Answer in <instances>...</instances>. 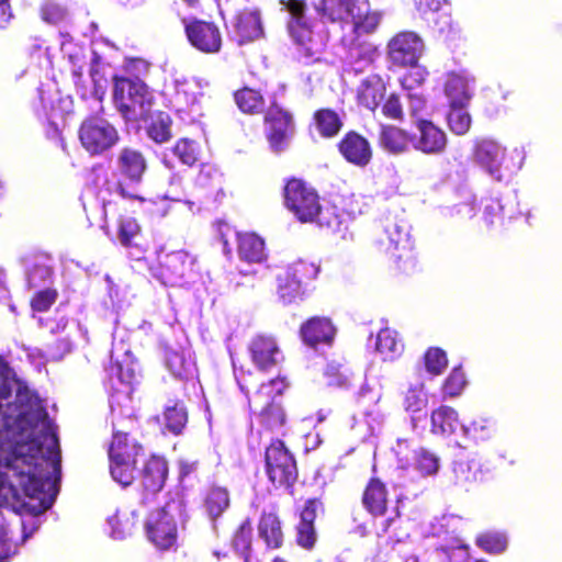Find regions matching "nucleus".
Instances as JSON below:
<instances>
[{"instance_id": "obj_1", "label": "nucleus", "mask_w": 562, "mask_h": 562, "mask_svg": "<svg viewBox=\"0 0 562 562\" xmlns=\"http://www.w3.org/2000/svg\"><path fill=\"white\" fill-rule=\"evenodd\" d=\"M41 415L46 422L44 437L48 442V456H44L43 443L36 439L8 447L0 445V507L18 515L37 516L47 510L53 502L45 495V486L50 477L44 465L50 464L59 471L60 449L55 425L45 409Z\"/></svg>"}, {"instance_id": "obj_2", "label": "nucleus", "mask_w": 562, "mask_h": 562, "mask_svg": "<svg viewBox=\"0 0 562 562\" xmlns=\"http://www.w3.org/2000/svg\"><path fill=\"white\" fill-rule=\"evenodd\" d=\"M125 70L135 78L114 75L113 102L125 121L137 122L145 120L154 103L150 88L137 75L149 70V63L143 58H128Z\"/></svg>"}, {"instance_id": "obj_3", "label": "nucleus", "mask_w": 562, "mask_h": 562, "mask_svg": "<svg viewBox=\"0 0 562 562\" xmlns=\"http://www.w3.org/2000/svg\"><path fill=\"white\" fill-rule=\"evenodd\" d=\"M321 267L314 261L299 259L277 276V294L283 304L303 300L307 286L318 277Z\"/></svg>"}, {"instance_id": "obj_4", "label": "nucleus", "mask_w": 562, "mask_h": 562, "mask_svg": "<svg viewBox=\"0 0 562 562\" xmlns=\"http://www.w3.org/2000/svg\"><path fill=\"white\" fill-rule=\"evenodd\" d=\"M283 205L301 224H311L319 212L318 191L302 178L292 177L283 186Z\"/></svg>"}, {"instance_id": "obj_5", "label": "nucleus", "mask_w": 562, "mask_h": 562, "mask_svg": "<svg viewBox=\"0 0 562 562\" xmlns=\"http://www.w3.org/2000/svg\"><path fill=\"white\" fill-rule=\"evenodd\" d=\"M182 515L181 505L175 501L151 512L145 522L149 541L159 550H169L178 539V519Z\"/></svg>"}, {"instance_id": "obj_6", "label": "nucleus", "mask_w": 562, "mask_h": 562, "mask_svg": "<svg viewBox=\"0 0 562 562\" xmlns=\"http://www.w3.org/2000/svg\"><path fill=\"white\" fill-rule=\"evenodd\" d=\"M240 389L248 393L246 386L241 383ZM247 395L251 414L258 417L259 423L265 428L274 430L285 424L286 416L279 401V392L276 391L273 381L262 383L252 394Z\"/></svg>"}, {"instance_id": "obj_7", "label": "nucleus", "mask_w": 562, "mask_h": 562, "mask_svg": "<svg viewBox=\"0 0 562 562\" xmlns=\"http://www.w3.org/2000/svg\"><path fill=\"white\" fill-rule=\"evenodd\" d=\"M265 468L268 480L276 487L292 491L297 481L299 471L294 456L282 440H272L266 448Z\"/></svg>"}, {"instance_id": "obj_8", "label": "nucleus", "mask_w": 562, "mask_h": 562, "mask_svg": "<svg viewBox=\"0 0 562 562\" xmlns=\"http://www.w3.org/2000/svg\"><path fill=\"white\" fill-rule=\"evenodd\" d=\"M263 126L270 148L274 153H280L285 149L294 134V115L288 108L273 100L263 112Z\"/></svg>"}, {"instance_id": "obj_9", "label": "nucleus", "mask_w": 562, "mask_h": 562, "mask_svg": "<svg viewBox=\"0 0 562 562\" xmlns=\"http://www.w3.org/2000/svg\"><path fill=\"white\" fill-rule=\"evenodd\" d=\"M79 140L92 156H99L114 147L120 140L117 130L106 120L88 117L79 126Z\"/></svg>"}, {"instance_id": "obj_10", "label": "nucleus", "mask_w": 562, "mask_h": 562, "mask_svg": "<svg viewBox=\"0 0 562 562\" xmlns=\"http://www.w3.org/2000/svg\"><path fill=\"white\" fill-rule=\"evenodd\" d=\"M140 430L139 422L134 416L120 419L113 428L112 440L109 446V459L137 461L144 453L143 445L136 439Z\"/></svg>"}, {"instance_id": "obj_11", "label": "nucleus", "mask_w": 562, "mask_h": 562, "mask_svg": "<svg viewBox=\"0 0 562 562\" xmlns=\"http://www.w3.org/2000/svg\"><path fill=\"white\" fill-rule=\"evenodd\" d=\"M324 512L321 498L312 497L304 502L303 506L295 510L294 541L295 544L305 550L313 551L318 542L316 520L318 513Z\"/></svg>"}, {"instance_id": "obj_12", "label": "nucleus", "mask_w": 562, "mask_h": 562, "mask_svg": "<svg viewBox=\"0 0 562 562\" xmlns=\"http://www.w3.org/2000/svg\"><path fill=\"white\" fill-rule=\"evenodd\" d=\"M184 34L189 44L198 52L215 55L222 50L223 34L214 21L192 18L183 20Z\"/></svg>"}, {"instance_id": "obj_13", "label": "nucleus", "mask_w": 562, "mask_h": 562, "mask_svg": "<svg viewBox=\"0 0 562 562\" xmlns=\"http://www.w3.org/2000/svg\"><path fill=\"white\" fill-rule=\"evenodd\" d=\"M385 233L386 237L380 239V244L389 257L390 269L395 274L413 273L416 268V256L406 234L397 233L398 236L394 239L390 228Z\"/></svg>"}, {"instance_id": "obj_14", "label": "nucleus", "mask_w": 562, "mask_h": 562, "mask_svg": "<svg viewBox=\"0 0 562 562\" xmlns=\"http://www.w3.org/2000/svg\"><path fill=\"white\" fill-rule=\"evenodd\" d=\"M424 49L423 40L414 32L404 31L387 43V57L397 67H415Z\"/></svg>"}, {"instance_id": "obj_15", "label": "nucleus", "mask_w": 562, "mask_h": 562, "mask_svg": "<svg viewBox=\"0 0 562 562\" xmlns=\"http://www.w3.org/2000/svg\"><path fill=\"white\" fill-rule=\"evenodd\" d=\"M340 42L345 49L344 63L348 71L358 75L372 67L376 47L369 38L342 35Z\"/></svg>"}, {"instance_id": "obj_16", "label": "nucleus", "mask_w": 562, "mask_h": 562, "mask_svg": "<svg viewBox=\"0 0 562 562\" xmlns=\"http://www.w3.org/2000/svg\"><path fill=\"white\" fill-rule=\"evenodd\" d=\"M169 473L167 460L157 454H151L139 471V484L142 486L139 503L146 505L151 497L159 493L167 481Z\"/></svg>"}, {"instance_id": "obj_17", "label": "nucleus", "mask_w": 562, "mask_h": 562, "mask_svg": "<svg viewBox=\"0 0 562 562\" xmlns=\"http://www.w3.org/2000/svg\"><path fill=\"white\" fill-rule=\"evenodd\" d=\"M473 160L497 181L503 179L506 149L491 138H479L472 149Z\"/></svg>"}, {"instance_id": "obj_18", "label": "nucleus", "mask_w": 562, "mask_h": 562, "mask_svg": "<svg viewBox=\"0 0 562 562\" xmlns=\"http://www.w3.org/2000/svg\"><path fill=\"white\" fill-rule=\"evenodd\" d=\"M193 266L194 258L187 251H172L159 258L156 274L164 284L173 286L192 272Z\"/></svg>"}, {"instance_id": "obj_19", "label": "nucleus", "mask_w": 562, "mask_h": 562, "mask_svg": "<svg viewBox=\"0 0 562 562\" xmlns=\"http://www.w3.org/2000/svg\"><path fill=\"white\" fill-rule=\"evenodd\" d=\"M257 535L269 551H278L284 547L285 531L277 505L260 513L257 522Z\"/></svg>"}, {"instance_id": "obj_20", "label": "nucleus", "mask_w": 562, "mask_h": 562, "mask_svg": "<svg viewBox=\"0 0 562 562\" xmlns=\"http://www.w3.org/2000/svg\"><path fill=\"white\" fill-rule=\"evenodd\" d=\"M336 334L337 328L327 316H311L301 324L299 329L303 344L313 349L321 345L330 346Z\"/></svg>"}, {"instance_id": "obj_21", "label": "nucleus", "mask_w": 562, "mask_h": 562, "mask_svg": "<svg viewBox=\"0 0 562 562\" xmlns=\"http://www.w3.org/2000/svg\"><path fill=\"white\" fill-rule=\"evenodd\" d=\"M417 136L413 139V147L425 155H439L445 151L448 138L446 132L432 121L418 119L415 121Z\"/></svg>"}, {"instance_id": "obj_22", "label": "nucleus", "mask_w": 562, "mask_h": 562, "mask_svg": "<svg viewBox=\"0 0 562 562\" xmlns=\"http://www.w3.org/2000/svg\"><path fill=\"white\" fill-rule=\"evenodd\" d=\"M304 11L301 10L300 14H291L289 32L296 45L300 57L310 59L315 58L321 53V43L306 21Z\"/></svg>"}, {"instance_id": "obj_23", "label": "nucleus", "mask_w": 562, "mask_h": 562, "mask_svg": "<svg viewBox=\"0 0 562 562\" xmlns=\"http://www.w3.org/2000/svg\"><path fill=\"white\" fill-rule=\"evenodd\" d=\"M337 149L347 162L360 168L367 167L373 157L369 140L356 131H348L338 142Z\"/></svg>"}, {"instance_id": "obj_24", "label": "nucleus", "mask_w": 562, "mask_h": 562, "mask_svg": "<svg viewBox=\"0 0 562 562\" xmlns=\"http://www.w3.org/2000/svg\"><path fill=\"white\" fill-rule=\"evenodd\" d=\"M452 476L456 485L465 491L473 490L490 479L488 469L476 459L459 458L452 463Z\"/></svg>"}, {"instance_id": "obj_25", "label": "nucleus", "mask_w": 562, "mask_h": 562, "mask_svg": "<svg viewBox=\"0 0 562 562\" xmlns=\"http://www.w3.org/2000/svg\"><path fill=\"white\" fill-rule=\"evenodd\" d=\"M248 351L254 364L261 371H269L278 363L281 350L276 338L271 335H256L248 345Z\"/></svg>"}, {"instance_id": "obj_26", "label": "nucleus", "mask_w": 562, "mask_h": 562, "mask_svg": "<svg viewBox=\"0 0 562 562\" xmlns=\"http://www.w3.org/2000/svg\"><path fill=\"white\" fill-rule=\"evenodd\" d=\"M233 29L239 45L261 38L263 25L260 11L255 8H245L238 11L234 18Z\"/></svg>"}, {"instance_id": "obj_27", "label": "nucleus", "mask_w": 562, "mask_h": 562, "mask_svg": "<svg viewBox=\"0 0 562 562\" xmlns=\"http://www.w3.org/2000/svg\"><path fill=\"white\" fill-rule=\"evenodd\" d=\"M361 504L370 516H385L390 504L386 484L378 476H371L362 491Z\"/></svg>"}, {"instance_id": "obj_28", "label": "nucleus", "mask_w": 562, "mask_h": 562, "mask_svg": "<svg viewBox=\"0 0 562 562\" xmlns=\"http://www.w3.org/2000/svg\"><path fill=\"white\" fill-rule=\"evenodd\" d=\"M116 166L124 179L130 183L138 184L147 171V159L140 150L126 146L119 151Z\"/></svg>"}, {"instance_id": "obj_29", "label": "nucleus", "mask_w": 562, "mask_h": 562, "mask_svg": "<svg viewBox=\"0 0 562 562\" xmlns=\"http://www.w3.org/2000/svg\"><path fill=\"white\" fill-rule=\"evenodd\" d=\"M366 4L367 0H319L315 9L323 19L337 22L358 15Z\"/></svg>"}, {"instance_id": "obj_30", "label": "nucleus", "mask_w": 562, "mask_h": 562, "mask_svg": "<svg viewBox=\"0 0 562 562\" xmlns=\"http://www.w3.org/2000/svg\"><path fill=\"white\" fill-rule=\"evenodd\" d=\"M385 92L386 87L381 76L371 74L361 80L357 87V103L359 106L374 112L379 108L381 101L384 99Z\"/></svg>"}, {"instance_id": "obj_31", "label": "nucleus", "mask_w": 562, "mask_h": 562, "mask_svg": "<svg viewBox=\"0 0 562 562\" xmlns=\"http://www.w3.org/2000/svg\"><path fill=\"white\" fill-rule=\"evenodd\" d=\"M414 136L406 130L392 124H382L379 133V145L385 151L400 155L406 153Z\"/></svg>"}, {"instance_id": "obj_32", "label": "nucleus", "mask_w": 562, "mask_h": 562, "mask_svg": "<svg viewBox=\"0 0 562 562\" xmlns=\"http://www.w3.org/2000/svg\"><path fill=\"white\" fill-rule=\"evenodd\" d=\"M202 505L210 520L216 522L231 506L228 488L217 484L210 485L203 493Z\"/></svg>"}, {"instance_id": "obj_33", "label": "nucleus", "mask_w": 562, "mask_h": 562, "mask_svg": "<svg viewBox=\"0 0 562 562\" xmlns=\"http://www.w3.org/2000/svg\"><path fill=\"white\" fill-rule=\"evenodd\" d=\"M470 78L464 72L450 71L443 85L449 104L468 105L472 93L469 88Z\"/></svg>"}, {"instance_id": "obj_34", "label": "nucleus", "mask_w": 562, "mask_h": 562, "mask_svg": "<svg viewBox=\"0 0 562 562\" xmlns=\"http://www.w3.org/2000/svg\"><path fill=\"white\" fill-rule=\"evenodd\" d=\"M204 95L202 80L196 78H187L176 80V101L178 111H184L199 103Z\"/></svg>"}, {"instance_id": "obj_35", "label": "nucleus", "mask_w": 562, "mask_h": 562, "mask_svg": "<svg viewBox=\"0 0 562 562\" xmlns=\"http://www.w3.org/2000/svg\"><path fill=\"white\" fill-rule=\"evenodd\" d=\"M461 428L458 413L450 406L442 405L432 411L430 416V429L435 435L451 436Z\"/></svg>"}, {"instance_id": "obj_36", "label": "nucleus", "mask_w": 562, "mask_h": 562, "mask_svg": "<svg viewBox=\"0 0 562 562\" xmlns=\"http://www.w3.org/2000/svg\"><path fill=\"white\" fill-rule=\"evenodd\" d=\"M237 252L241 260L250 263H259L267 257L265 241L254 233L238 234Z\"/></svg>"}, {"instance_id": "obj_37", "label": "nucleus", "mask_w": 562, "mask_h": 562, "mask_svg": "<svg viewBox=\"0 0 562 562\" xmlns=\"http://www.w3.org/2000/svg\"><path fill=\"white\" fill-rule=\"evenodd\" d=\"M352 29L346 35H356L358 38H369L373 34L381 21V13L370 9V2L367 0L364 9L359 10V14L351 18Z\"/></svg>"}, {"instance_id": "obj_38", "label": "nucleus", "mask_w": 562, "mask_h": 562, "mask_svg": "<svg viewBox=\"0 0 562 562\" xmlns=\"http://www.w3.org/2000/svg\"><path fill=\"white\" fill-rule=\"evenodd\" d=\"M375 349L384 361H393L402 355L404 345L395 330L385 327L376 335Z\"/></svg>"}, {"instance_id": "obj_39", "label": "nucleus", "mask_w": 562, "mask_h": 562, "mask_svg": "<svg viewBox=\"0 0 562 562\" xmlns=\"http://www.w3.org/2000/svg\"><path fill=\"white\" fill-rule=\"evenodd\" d=\"M234 100L238 109L245 114H260L265 109V98L260 90L243 87L234 92Z\"/></svg>"}, {"instance_id": "obj_40", "label": "nucleus", "mask_w": 562, "mask_h": 562, "mask_svg": "<svg viewBox=\"0 0 562 562\" xmlns=\"http://www.w3.org/2000/svg\"><path fill=\"white\" fill-rule=\"evenodd\" d=\"M313 119L318 134L325 138L335 137L344 126L339 114L329 108L316 110Z\"/></svg>"}, {"instance_id": "obj_41", "label": "nucleus", "mask_w": 562, "mask_h": 562, "mask_svg": "<svg viewBox=\"0 0 562 562\" xmlns=\"http://www.w3.org/2000/svg\"><path fill=\"white\" fill-rule=\"evenodd\" d=\"M172 120L166 112L158 111L150 116L146 126L147 136L156 144H162L171 139Z\"/></svg>"}, {"instance_id": "obj_42", "label": "nucleus", "mask_w": 562, "mask_h": 562, "mask_svg": "<svg viewBox=\"0 0 562 562\" xmlns=\"http://www.w3.org/2000/svg\"><path fill=\"white\" fill-rule=\"evenodd\" d=\"M117 237L125 248H136L142 254L147 251V246L138 241L142 237V227L135 218H124L119 222Z\"/></svg>"}, {"instance_id": "obj_43", "label": "nucleus", "mask_w": 562, "mask_h": 562, "mask_svg": "<svg viewBox=\"0 0 562 562\" xmlns=\"http://www.w3.org/2000/svg\"><path fill=\"white\" fill-rule=\"evenodd\" d=\"M172 153L181 164L192 167L201 159L203 149L195 139L181 137L175 143Z\"/></svg>"}, {"instance_id": "obj_44", "label": "nucleus", "mask_w": 562, "mask_h": 562, "mask_svg": "<svg viewBox=\"0 0 562 562\" xmlns=\"http://www.w3.org/2000/svg\"><path fill=\"white\" fill-rule=\"evenodd\" d=\"M164 418L166 429L172 435L179 436L188 423L187 407L182 402L176 401L165 408Z\"/></svg>"}, {"instance_id": "obj_45", "label": "nucleus", "mask_w": 562, "mask_h": 562, "mask_svg": "<svg viewBox=\"0 0 562 562\" xmlns=\"http://www.w3.org/2000/svg\"><path fill=\"white\" fill-rule=\"evenodd\" d=\"M468 105L449 104L447 124L449 130L459 136L465 135L472 125V117L467 111Z\"/></svg>"}, {"instance_id": "obj_46", "label": "nucleus", "mask_w": 562, "mask_h": 562, "mask_svg": "<svg viewBox=\"0 0 562 562\" xmlns=\"http://www.w3.org/2000/svg\"><path fill=\"white\" fill-rule=\"evenodd\" d=\"M109 463L110 474L115 482L124 487L130 486L134 482L137 472V461L109 459Z\"/></svg>"}, {"instance_id": "obj_47", "label": "nucleus", "mask_w": 562, "mask_h": 562, "mask_svg": "<svg viewBox=\"0 0 562 562\" xmlns=\"http://www.w3.org/2000/svg\"><path fill=\"white\" fill-rule=\"evenodd\" d=\"M252 543V522L246 517L235 529L232 536L233 547L245 555L247 561L251 551Z\"/></svg>"}, {"instance_id": "obj_48", "label": "nucleus", "mask_w": 562, "mask_h": 562, "mask_svg": "<svg viewBox=\"0 0 562 562\" xmlns=\"http://www.w3.org/2000/svg\"><path fill=\"white\" fill-rule=\"evenodd\" d=\"M475 544L490 554H498L507 548V537L498 531H485L477 535Z\"/></svg>"}, {"instance_id": "obj_49", "label": "nucleus", "mask_w": 562, "mask_h": 562, "mask_svg": "<svg viewBox=\"0 0 562 562\" xmlns=\"http://www.w3.org/2000/svg\"><path fill=\"white\" fill-rule=\"evenodd\" d=\"M416 470L424 476L435 475L439 470V457L427 448H418L414 451Z\"/></svg>"}, {"instance_id": "obj_50", "label": "nucleus", "mask_w": 562, "mask_h": 562, "mask_svg": "<svg viewBox=\"0 0 562 562\" xmlns=\"http://www.w3.org/2000/svg\"><path fill=\"white\" fill-rule=\"evenodd\" d=\"M313 223H316L319 227L336 232L340 229L344 217L336 205L326 204L323 206L319 202V212L316 214Z\"/></svg>"}, {"instance_id": "obj_51", "label": "nucleus", "mask_w": 562, "mask_h": 562, "mask_svg": "<svg viewBox=\"0 0 562 562\" xmlns=\"http://www.w3.org/2000/svg\"><path fill=\"white\" fill-rule=\"evenodd\" d=\"M423 359L426 371L435 376L442 374L448 367L447 353L439 347H429Z\"/></svg>"}, {"instance_id": "obj_52", "label": "nucleus", "mask_w": 562, "mask_h": 562, "mask_svg": "<svg viewBox=\"0 0 562 562\" xmlns=\"http://www.w3.org/2000/svg\"><path fill=\"white\" fill-rule=\"evenodd\" d=\"M41 18L49 24H60L69 16L66 4L56 0H46L40 8Z\"/></svg>"}, {"instance_id": "obj_53", "label": "nucleus", "mask_w": 562, "mask_h": 562, "mask_svg": "<svg viewBox=\"0 0 562 562\" xmlns=\"http://www.w3.org/2000/svg\"><path fill=\"white\" fill-rule=\"evenodd\" d=\"M467 385L465 374L461 366L454 367L441 385L445 397L459 396Z\"/></svg>"}, {"instance_id": "obj_54", "label": "nucleus", "mask_w": 562, "mask_h": 562, "mask_svg": "<svg viewBox=\"0 0 562 562\" xmlns=\"http://www.w3.org/2000/svg\"><path fill=\"white\" fill-rule=\"evenodd\" d=\"M58 292L55 289L47 288L33 294L30 304L35 312H46L56 302Z\"/></svg>"}, {"instance_id": "obj_55", "label": "nucleus", "mask_w": 562, "mask_h": 562, "mask_svg": "<svg viewBox=\"0 0 562 562\" xmlns=\"http://www.w3.org/2000/svg\"><path fill=\"white\" fill-rule=\"evenodd\" d=\"M53 268L45 261H35L27 272V282L31 288L38 286L52 279Z\"/></svg>"}, {"instance_id": "obj_56", "label": "nucleus", "mask_w": 562, "mask_h": 562, "mask_svg": "<svg viewBox=\"0 0 562 562\" xmlns=\"http://www.w3.org/2000/svg\"><path fill=\"white\" fill-rule=\"evenodd\" d=\"M166 364L173 375L181 379L187 378L190 371V363L179 351L167 352Z\"/></svg>"}, {"instance_id": "obj_57", "label": "nucleus", "mask_w": 562, "mask_h": 562, "mask_svg": "<svg viewBox=\"0 0 562 562\" xmlns=\"http://www.w3.org/2000/svg\"><path fill=\"white\" fill-rule=\"evenodd\" d=\"M9 528L0 512V562L10 559L16 552V546L9 539Z\"/></svg>"}, {"instance_id": "obj_58", "label": "nucleus", "mask_w": 562, "mask_h": 562, "mask_svg": "<svg viewBox=\"0 0 562 562\" xmlns=\"http://www.w3.org/2000/svg\"><path fill=\"white\" fill-rule=\"evenodd\" d=\"M427 404V400L423 392L417 389H409L404 395L403 406L406 412H422Z\"/></svg>"}, {"instance_id": "obj_59", "label": "nucleus", "mask_w": 562, "mask_h": 562, "mask_svg": "<svg viewBox=\"0 0 562 562\" xmlns=\"http://www.w3.org/2000/svg\"><path fill=\"white\" fill-rule=\"evenodd\" d=\"M382 114L390 120L403 121L404 110L400 97L391 93L382 104Z\"/></svg>"}, {"instance_id": "obj_60", "label": "nucleus", "mask_w": 562, "mask_h": 562, "mask_svg": "<svg viewBox=\"0 0 562 562\" xmlns=\"http://www.w3.org/2000/svg\"><path fill=\"white\" fill-rule=\"evenodd\" d=\"M10 368L0 356V402L8 400L12 394V382L9 378Z\"/></svg>"}, {"instance_id": "obj_61", "label": "nucleus", "mask_w": 562, "mask_h": 562, "mask_svg": "<svg viewBox=\"0 0 562 562\" xmlns=\"http://www.w3.org/2000/svg\"><path fill=\"white\" fill-rule=\"evenodd\" d=\"M409 113L411 116L417 121L418 119H424L423 114L426 110V99L418 93H409Z\"/></svg>"}, {"instance_id": "obj_62", "label": "nucleus", "mask_w": 562, "mask_h": 562, "mask_svg": "<svg viewBox=\"0 0 562 562\" xmlns=\"http://www.w3.org/2000/svg\"><path fill=\"white\" fill-rule=\"evenodd\" d=\"M216 173V168L211 164H201L195 178V183L200 187H207Z\"/></svg>"}, {"instance_id": "obj_63", "label": "nucleus", "mask_w": 562, "mask_h": 562, "mask_svg": "<svg viewBox=\"0 0 562 562\" xmlns=\"http://www.w3.org/2000/svg\"><path fill=\"white\" fill-rule=\"evenodd\" d=\"M445 3L447 0H415L417 10L423 14L437 12Z\"/></svg>"}, {"instance_id": "obj_64", "label": "nucleus", "mask_w": 562, "mask_h": 562, "mask_svg": "<svg viewBox=\"0 0 562 562\" xmlns=\"http://www.w3.org/2000/svg\"><path fill=\"white\" fill-rule=\"evenodd\" d=\"M199 470V461L180 460L179 461V477L181 480L189 477L196 473Z\"/></svg>"}]
</instances>
